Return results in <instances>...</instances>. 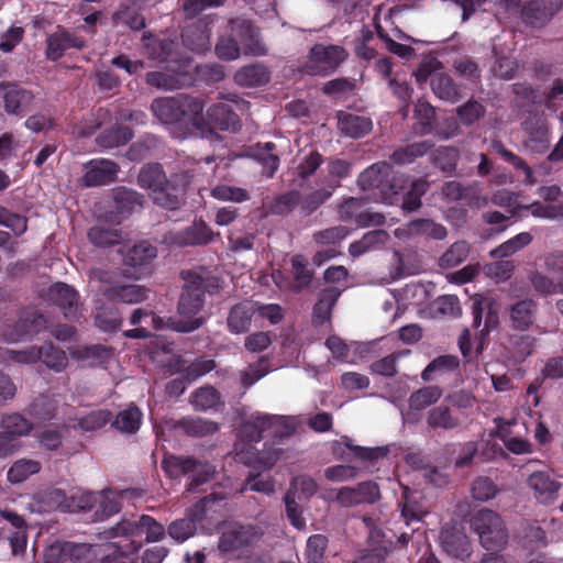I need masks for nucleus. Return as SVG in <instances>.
I'll return each mask as SVG.
<instances>
[{
	"label": "nucleus",
	"mask_w": 563,
	"mask_h": 563,
	"mask_svg": "<svg viewBox=\"0 0 563 563\" xmlns=\"http://www.w3.org/2000/svg\"><path fill=\"white\" fill-rule=\"evenodd\" d=\"M165 527L156 519L148 515H142L137 519H121L114 526L103 530L100 536L102 539H120L119 543L113 547L123 554L131 555L142 548V542L136 540L137 537L145 534V542L153 543L162 541L166 531Z\"/></svg>",
	"instance_id": "obj_1"
},
{
	"label": "nucleus",
	"mask_w": 563,
	"mask_h": 563,
	"mask_svg": "<svg viewBox=\"0 0 563 563\" xmlns=\"http://www.w3.org/2000/svg\"><path fill=\"white\" fill-rule=\"evenodd\" d=\"M188 183L186 173L177 174L173 180H168L158 163L144 165L137 175L139 186L150 190L154 202L168 210L180 207L183 191Z\"/></svg>",
	"instance_id": "obj_2"
},
{
	"label": "nucleus",
	"mask_w": 563,
	"mask_h": 563,
	"mask_svg": "<svg viewBox=\"0 0 563 563\" xmlns=\"http://www.w3.org/2000/svg\"><path fill=\"white\" fill-rule=\"evenodd\" d=\"M181 277L185 285L178 302V312L183 316L198 313L203 306L205 294H216L221 288L219 277L206 267L183 271Z\"/></svg>",
	"instance_id": "obj_3"
},
{
	"label": "nucleus",
	"mask_w": 563,
	"mask_h": 563,
	"mask_svg": "<svg viewBox=\"0 0 563 563\" xmlns=\"http://www.w3.org/2000/svg\"><path fill=\"white\" fill-rule=\"evenodd\" d=\"M349 57L347 51L334 44H314L301 66V71L309 76H328L333 74Z\"/></svg>",
	"instance_id": "obj_4"
},
{
	"label": "nucleus",
	"mask_w": 563,
	"mask_h": 563,
	"mask_svg": "<svg viewBox=\"0 0 563 563\" xmlns=\"http://www.w3.org/2000/svg\"><path fill=\"white\" fill-rule=\"evenodd\" d=\"M479 542L487 551H500L508 543V531L500 515L490 510H479L472 520Z\"/></svg>",
	"instance_id": "obj_5"
},
{
	"label": "nucleus",
	"mask_w": 563,
	"mask_h": 563,
	"mask_svg": "<svg viewBox=\"0 0 563 563\" xmlns=\"http://www.w3.org/2000/svg\"><path fill=\"white\" fill-rule=\"evenodd\" d=\"M263 537V530L256 525L240 522L224 523L221 528L218 549L222 553L239 554L255 545Z\"/></svg>",
	"instance_id": "obj_6"
},
{
	"label": "nucleus",
	"mask_w": 563,
	"mask_h": 563,
	"mask_svg": "<svg viewBox=\"0 0 563 563\" xmlns=\"http://www.w3.org/2000/svg\"><path fill=\"white\" fill-rule=\"evenodd\" d=\"M162 467L170 477L191 476L187 490L208 482L214 474V467L208 462H200L192 456L168 455L162 461Z\"/></svg>",
	"instance_id": "obj_7"
},
{
	"label": "nucleus",
	"mask_w": 563,
	"mask_h": 563,
	"mask_svg": "<svg viewBox=\"0 0 563 563\" xmlns=\"http://www.w3.org/2000/svg\"><path fill=\"white\" fill-rule=\"evenodd\" d=\"M501 4L508 12L519 13L521 21L534 29L547 25L559 11V5L553 0H501Z\"/></svg>",
	"instance_id": "obj_8"
},
{
	"label": "nucleus",
	"mask_w": 563,
	"mask_h": 563,
	"mask_svg": "<svg viewBox=\"0 0 563 563\" xmlns=\"http://www.w3.org/2000/svg\"><path fill=\"white\" fill-rule=\"evenodd\" d=\"M222 494H210L197 504H195L186 514V517L172 521L167 527L168 536L177 543H183L191 538L197 530V523L200 522L207 512L211 509V504L224 500Z\"/></svg>",
	"instance_id": "obj_9"
},
{
	"label": "nucleus",
	"mask_w": 563,
	"mask_h": 563,
	"mask_svg": "<svg viewBox=\"0 0 563 563\" xmlns=\"http://www.w3.org/2000/svg\"><path fill=\"white\" fill-rule=\"evenodd\" d=\"M91 277L108 285V287H104L101 291L110 300L135 305L148 298L150 290L146 287L137 284H120L115 273L93 269Z\"/></svg>",
	"instance_id": "obj_10"
},
{
	"label": "nucleus",
	"mask_w": 563,
	"mask_h": 563,
	"mask_svg": "<svg viewBox=\"0 0 563 563\" xmlns=\"http://www.w3.org/2000/svg\"><path fill=\"white\" fill-rule=\"evenodd\" d=\"M228 30L236 38L246 56H265L268 49L262 40L260 30L251 20L238 16L230 19Z\"/></svg>",
	"instance_id": "obj_11"
},
{
	"label": "nucleus",
	"mask_w": 563,
	"mask_h": 563,
	"mask_svg": "<svg viewBox=\"0 0 563 563\" xmlns=\"http://www.w3.org/2000/svg\"><path fill=\"white\" fill-rule=\"evenodd\" d=\"M525 139L523 148L531 154H544L548 152L551 137L550 129L545 119L541 117H530L522 123Z\"/></svg>",
	"instance_id": "obj_12"
},
{
	"label": "nucleus",
	"mask_w": 563,
	"mask_h": 563,
	"mask_svg": "<svg viewBox=\"0 0 563 563\" xmlns=\"http://www.w3.org/2000/svg\"><path fill=\"white\" fill-rule=\"evenodd\" d=\"M380 499L379 486L372 481L358 483L354 487L343 486L335 490L333 500L341 507H354L361 504H374Z\"/></svg>",
	"instance_id": "obj_13"
},
{
	"label": "nucleus",
	"mask_w": 563,
	"mask_h": 563,
	"mask_svg": "<svg viewBox=\"0 0 563 563\" xmlns=\"http://www.w3.org/2000/svg\"><path fill=\"white\" fill-rule=\"evenodd\" d=\"M393 167L386 162H378L362 172L357 178L363 190L379 189L384 196L396 194L391 184Z\"/></svg>",
	"instance_id": "obj_14"
},
{
	"label": "nucleus",
	"mask_w": 563,
	"mask_h": 563,
	"mask_svg": "<svg viewBox=\"0 0 563 563\" xmlns=\"http://www.w3.org/2000/svg\"><path fill=\"white\" fill-rule=\"evenodd\" d=\"M157 256V249L147 241H142L130 247L123 255L126 272L135 279H140L150 272V265Z\"/></svg>",
	"instance_id": "obj_15"
},
{
	"label": "nucleus",
	"mask_w": 563,
	"mask_h": 563,
	"mask_svg": "<svg viewBox=\"0 0 563 563\" xmlns=\"http://www.w3.org/2000/svg\"><path fill=\"white\" fill-rule=\"evenodd\" d=\"M81 183L86 187H99L117 180L120 166L107 158H96L84 165Z\"/></svg>",
	"instance_id": "obj_16"
},
{
	"label": "nucleus",
	"mask_w": 563,
	"mask_h": 563,
	"mask_svg": "<svg viewBox=\"0 0 563 563\" xmlns=\"http://www.w3.org/2000/svg\"><path fill=\"white\" fill-rule=\"evenodd\" d=\"M85 46L86 41L82 37L60 29L47 36L45 56L47 59L55 62L58 60L67 49H81Z\"/></svg>",
	"instance_id": "obj_17"
},
{
	"label": "nucleus",
	"mask_w": 563,
	"mask_h": 563,
	"mask_svg": "<svg viewBox=\"0 0 563 563\" xmlns=\"http://www.w3.org/2000/svg\"><path fill=\"white\" fill-rule=\"evenodd\" d=\"M47 297L63 310L65 318L74 320L79 317V297L71 286L56 283L49 287Z\"/></svg>",
	"instance_id": "obj_18"
},
{
	"label": "nucleus",
	"mask_w": 563,
	"mask_h": 563,
	"mask_svg": "<svg viewBox=\"0 0 563 563\" xmlns=\"http://www.w3.org/2000/svg\"><path fill=\"white\" fill-rule=\"evenodd\" d=\"M213 238V231L203 221L194 222L184 230L170 234V241L181 247L207 245Z\"/></svg>",
	"instance_id": "obj_19"
},
{
	"label": "nucleus",
	"mask_w": 563,
	"mask_h": 563,
	"mask_svg": "<svg viewBox=\"0 0 563 563\" xmlns=\"http://www.w3.org/2000/svg\"><path fill=\"white\" fill-rule=\"evenodd\" d=\"M527 485L533 490L537 500L544 505L552 504L559 496L561 483L554 481L548 472H533L527 479Z\"/></svg>",
	"instance_id": "obj_20"
},
{
	"label": "nucleus",
	"mask_w": 563,
	"mask_h": 563,
	"mask_svg": "<svg viewBox=\"0 0 563 563\" xmlns=\"http://www.w3.org/2000/svg\"><path fill=\"white\" fill-rule=\"evenodd\" d=\"M178 109V122H190L196 129L205 130L206 120L202 111L203 101L197 97L185 93L176 95Z\"/></svg>",
	"instance_id": "obj_21"
},
{
	"label": "nucleus",
	"mask_w": 563,
	"mask_h": 563,
	"mask_svg": "<svg viewBox=\"0 0 563 563\" xmlns=\"http://www.w3.org/2000/svg\"><path fill=\"white\" fill-rule=\"evenodd\" d=\"M343 289L331 286L319 291L316 303L312 308V323L321 327L331 320L332 310L336 305Z\"/></svg>",
	"instance_id": "obj_22"
},
{
	"label": "nucleus",
	"mask_w": 563,
	"mask_h": 563,
	"mask_svg": "<svg viewBox=\"0 0 563 563\" xmlns=\"http://www.w3.org/2000/svg\"><path fill=\"white\" fill-rule=\"evenodd\" d=\"M443 550L460 560H466L471 556V544L467 536L456 528H444L440 536Z\"/></svg>",
	"instance_id": "obj_23"
},
{
	"label": "nucleus",
	"mask_w": 563,
	"mask_h": 563,
	"mask_svg": "<svg viewBox=\"0 0 563 563\" xmlns=\"http://www.w3.org/2000/svg\"><path fill=\"white\" fill-rule=\"evenodd\" d=\"M249 156L263 167V174L272 178L279 167V154L273 142L257 143L249 148Z\"/></svg>",
	"instance_id": "obj_24"
},
{
	"label": "nucleus",
	"mask_w": 563,
	"mask_h": 563,
	"mask_svg": "<svg viewBox=\"0 0 563 563\" xmlns=\"http://www.w3.org/2000/svg\"><path fill=\"white\" fill-rule=\"evenodd\" d=\"M206 126L220 131H235L240 126V121L230 106L217 103L207 110Z\"/></svg>",
	"instance_id": "obj_25"
},
{
	"label": "nucleus",
	"mask_w": 563,
	"mask_h": 563,
	"mask_svg": "<svg viewBox=\"0 0 563 563\" xmlns=\"http://www.w3.org/2000/svg\"><path fill=\"white\" fill-rule=\"evenodd\" d=\"M538 303L533 299L525 298L509 307L510 325L515 330L526 331L534 322Z\"/></svg>",
	"instance_id": "obj_26"
},
{
	"label": "nucleus",
	"mask_w": 563,
	"mask_h": 563,
	"mask_svg": "<svg viewBox=\"0 0 563 563\" xmlns=\"http://www.w3.org/2000/svg\"><path fill=\"white\" fill-rule=\"evenodd\" d=\"M34 101V95L26 89L19 88L15 85L5 86L3 95V108L8 114L23 115L30 110Z\"/></svg>",
	"instance_id": "obj_27"
},
{
	"label": "nucleus",
	"mask_w": 563,
	"mask_h": 563,
	"mask_svg": "<svg viewBox=\"0 0 563 563\" xmlns=\"http://www.w3.org/2000/svg\"><path fill=\"white\" fill-rule=\"evenodd\" d=\"M45 327L46 320L44 316L37 312H30L25 318L16 322L11 333L2 335L7 342H16L38 334Z\"/></svg>",
	"instance_id": "obj_28"
},
{
	"label": "nucleus",
	"mask_w": 563,
	"mask_h": 563,
	"mask_svg": "<svg viewBox=\"0 0 563 563\" xmlns=\"http://www.w3.org/2000/svg\"><path fill=\"white\" fill-rule=\"evenodd\" d=\"M252 416L263 434L269 432L275 437H286L295 431V422L291 417L266 413H255Z\"/></svg>",
	"instance_id": "obj_29"
},
{
	"label": "nucleus",
	"mask_w": 563,
	"mask_h": 563,
	"mask_svg": "<svg viewBox=\"0 0 563 563\" xmlns=\"http://www.w3.org/2000/svg\"><path fill=\"white\" fill-rule=\"evenodd\" d=\"M207 22L199 20L198 22L185 27L181 34L184 44L191 51L205 53L210 49L211 31Z\"/></svg>",
	"instance_id": "obj_30"
},
{
	"label": "nucleus",
	"mask_w": 563,
	"mask_h": 563,
	"mask_svg": "<svg viewBox=\"0 0 563 563\" xmlns=\"http://www.w3.org/2000/svg\"><path fill=\"white\" fill-rule=\"evenodd\" d=\"M172 428L195 438L211 435L219 431V424L216 421L191 416L175 421Z\"/></svg>",
	"instance_id": "obj_31"
},
{
	"label": "nucleus",
	"mask_w": 563,
	"mask_h": 563,
	"mask_svg": "<svg viewBox=\"0 0 563 563\" xmlns=\"http://www.w3.org/2000/svg\"><path fill=\"white\" fill-rule=\"evenodd\" d=\"M62 396L59 394L43 393L40 394L32 402L27 406L26 412L42 421L51 420L56 416L58 407L62 402Z\"/></svg>",
	"instance_id": "obj_32"
},
{
	"label": "nucleus",
	"mask_w": 563,
	"mask_h": 563,
	"mask_svg": "<svg viewBox=\"0 0 563 563\" xmlns=\"http://www.w3.org/2000/svg\"><path fill=\"white\" fill-rule=\"evenodd\" d=\"M389 241V234L385 230H373L366 232L362 239L355 241L349 246V254L357 258L368 252L383 249Z\"/></svg>",
	"instance_id": "obj_33"
},
{
	"label": "nucleus",
	"mask_w": 563,
	"mask_h": 563,
	"mask_svg": "<svg viewBox=\"0 0 563 563\" xmlns=\"http://www.w3.org/2000/svg\"><path fill=\"white\" fill-rule=\"evenodd\" d=\"M233 79L241 87H258L269 81L271 71L264 64L253 63L238 69Z\"/></svg>",
	"instance_id": "obj_34"
},
{
	"label": "nucleus",
	"mask_w": 563,
	"mask_h": 563,
	"mask_svg": "<svg viewBox=\"0 0 563 563\" xmlns=\"http://www.w3.org/2000/svg\"><path fill=\"white\" fill-rule=\"evenodd\" d=\"M255 311L256 305L250 301L233 306L227 319L230 332L241 334L249 331Z\"/></svg>",
	"instance_id": "obj_35"
},
{
	"label": "nucleus",
	"mask_w": 563,
	"mask_h": 563,
	"mask_svg": "<svg viewBox=\"0 0 563 563\" xmlns=\"http://www.w3.org/2000/svg\"><path fill=\"white\" fill-rule=\"evenodd\" d=\"M0 427L14 443L16 439L29 435L33 430V423L20 412L3 413Z\"/></svg>",
	"instance_id": "obj_36"
},
{
	"label": "nucleus",
	"mask_w": 563,
	"mask_h": 563,
	"mask_svg": "<svg viewBox=\"0 0 563 563\" xmlns=\"http://www.w3.org/2000/svg\"><path fill=\"white\" fill-rule=\"evenodd\" d=\"M111 19L115 26L123 25L132 31H141L146 25L144 15L134 3L121 4Z\"/></svg>",
	"instance_id": "obj_37"
},
{
	"label": "nucleus",
	"mask_w": 563,
	"mask_h": 563,
	"mask_svg": "<svg viewBox=\"0 0 563 563\" xmlns=\"http://www.w3.org/2000/svg\"><path fill=\"white\" fill-rule=\"evenodd\" d=\"M434 146L430 140H422L400 146L390 155V159L398 165H407L413 163L417 158L428 154Z\"/></svg>",
	"instance_id": "obj_38"
},
{
	"label": "nucleus",
	"mask_w": 563,
	"mask_h": 563,
	"mask_svg": "<svg viewBox=\"0 0 563 563\" xmlns=\"http://www.w3.org/2000/svg\"><path fill=\"white\" fill-rule=\"evenodd\" d=\"M300 192L298 190L284 192L263 203V214L265 217L289 214L298 206Z\"/></svg>",
	"instance_id": "obj_39"
},
{
	"label": "nucleus",
	"mask_w": 563,
	"mask_h": 563,
	"mask_svg": "<svg viewBox=\"0 0 563 563\" xmlns=\"http://www.w3.org/2000/svg\"><path fill=\"white\" fill-rule=\"evenodd\" d=\"M292 282L286 283L289 289L296 294L309 287L313 279V271L308 268V261L302 255H295L291 258Z\"/></svg>",
	"instance_id": "obj_40"
},
{
	"label": "nucleus",
	"mask_w": 563,
	"mask_h": 563,
	"mask_svg": "<svg viewBox=\"0 0 563 563\" xmlns=\"http://www.w3.org/2000/svg\"><path fill=\"white\" fill-rule=\"evenodd\" d=\"M37 352L38 361H42L47 368L56 373L65 371L69 364L65 351L55 346L52 342L37 346Z\"/></svg>",
	"instance_id": "obj_41"
},
{
	"label": "nucleus",
	"mask_w": 563,
	"mask_h": 563,
	"mask_svg": "<svg viewBox=\"0 0 563 563\" xmlns=\"http://www.w3.org/2000/svg\"><path fill=\"white\" fill-rule=\"evenodd\" d=\"M433 93L441 100L455 103L460 100V89L448 74H434L430 81Z\"/></svg>",
	"instance_id": "obj_42"
},
{
	"label": "nucleus",
	"mask_w": 563,
	"mask_h": 563,
	"mask_svg": "<svg viewBox=\"0 0 563 563\" xmlns=\"http://www.w3.org/2000/svg\"><path fill=\"white\" fill-rule=\"evenodd\" d=\"M536 345V338L526 333L510 334L507 339L506 349L515 362H522L532 354Z\"/></svg>",
	"instance_id": "obj_43"
},
{
	"label": "nucleus",
	"mask_w": 563,
	"mask_h": 563,
	"mask_svg": "<svg viewBox=\"0 0 563 563\" xmlns=\"http://www.w3.org/2000/svg\"><path fill=\"white\" fill-rule=\"evenodd\" d=\"M339 129L349 137L358 139L372 130V121L368 118L344 113L339 117Z\"/></svg>",
	"instance_id": "obj_44"
},
{
	"label": "nucleus",
	"mask_w": 563,
	"mask_h": 563,
	"mask_svg": "<svg viewBox=\"0 0 563 563\" xmlns=\"http://www.w3.org/2000/svg\"><path fill=\"white\" fill-rule=\"evenodd\" d=\"M132 137L133 132L130 128L124 125H114L102 131L96 141L100 147L110 150L125 145Z\"/></svg>",
	"instance_id": "obj_45"
},
{
	"label": "nucleus",
	"mask_w": 563,
	"mask_h": 563,
	"mask_svg": "<svg viewBox=\"0 0 563 563\" xmlns=\"http://www.w3.org/2000/svg\"><path fill=\"white\" fill-rule=\"evenodd\" d=\"M124 238L123 231L117 228L95 225L88 231L89 241L98 247H109L119 244Z\"/></svg>",
	"instance_id": "obj_46"
},
{
	"label": "nucleus",
	"mask_w": 563,
	"mask_h": 563,
	"mask_svg": "<svg viewBox=\"0 0 563 563\" xmlns=\"http://www.w3.org/2000/svg\"><path fill=\"white\" fill-rule=\"evenodd\" d=\"M442 388L435 385L426 386L413 391L409 397V408L413 411L423 409L437 404L442 397Z\"/></svg>",
	"instance_id": "obj_47"
},
{
	"label": "nucleus",
	"mask_w": 563,
	"mask_h": 563,
	"mask_svg": "<svg viewBox=\"0 0 563 563\" xmlns=\"http://www.w3.org/2000/svg\"><path fill=\"white\" fill-rule=\"evenodd\" d=\"M177 98L162 97L153 100L151 111L164 124L178 123Z\"/></svg>",
	"instance_id": "obj_48"
},
{
	"label": "nucleus",
	"mask_w": 563,
	"mask_h": 563,
	"mask_svg": "<svg viewBox=\"0 0 563 563\" xmlns=\"http://www.w3.org/2000/svg\"><path fill=\"white\" fill-rule=\"evenodd\" d=\"M427 423L432 429L453 430L460 427L461 420L452 415L448 406H437L427 416Z\"/></svg>",
	"instance_id": "obj_49"
},
{
	"label": "nucleus",
	"mask_w": 563,
	"mask_h": 563,
	"mask_svg": "<svg viewBox=\"0 0 563 563\" xmlns=\"http://www.w3.org/2000/svg\"><path fill=\"white\" fill-rule=\"evenodd\" d=\"M141 421L142 412L136 406L131 405L118 412L112 421V427L122 433L133 434L140 429Z\"/></svg>",
	"instance_id": "obj_50"
},
{
	"label": "nucleus",
	"mask_w": 563,
	"mask_h": 563,
	"mask_svg": "<svg viewBox=\"0 0 563 563\" xmlns=\"http://www.w3.org/2000/svg\"><path fill=\"white\" fill-rule=\"evenodd\" d=\"M430 159L441 172L452 174L460 159V151L455 146H440L431 153Z\"/></svg>",
	"instance_id": "obj_51"
},
{
	"label": "nucleus",
	"mask_w": 563,
	"mask_h": 563,
	"mask_svg": "<svg viewBox=\"0 0 563 563\" xmlns=\"http://www.w3.org/2000/svg\"><path fill=\"white\" fill-rule=\"evenodd\" d=\"M407 231L410 235H426L434 240H444L448 236L446 228L430 219L410 221L407 224Z\"/></svg>",
	"instance_id": "obj_52"
},
{
	"label": "nucleus",
	"mask_w": 563,
	"mask_h": 563,
	"mask_svg": "<svg viewBox=\"0 0 563 563\" xmlns=\"http://www.w3.org/2000/svg\"><path fill=\"white\" fill-rule=\"evenodd\" d=\"M35 498L44 511L55 509L68 510L71 507L65 492L59 488H48L40 492Z\"/></svg>",
	"instance_id": "obj_53"
},
{
	"label": "nucleus",
	"mask_w": 563,
	"mask_h": 563,
	"mask_svg": "<svg viewBox=\"0 0 563 563\" xmlns=\"http://www.w3.org/2000/svg\"><path fill=\"white\" fill-rule=\"evenodd\" d=\"M460 361L455 355H441L432 360L421 373L424 382L433 379L434 374H448L459 368Z\"/></svg>",
	"instance_id": "obj_54"
},
{
	"label": "nucleus",
	"mask_w": 563,
	"mask_h": 563,
	"mask_svg": "<svg viewBox=\"0 0 563 563\" xmlns=\"http://www.w3.org/2000/svg\"><path fill=\"white\" fill-rule=\"evenodd\" d=\"M190 404L198 411H207L221 404V395L212 386L200 387L191 394Z\"/></svg>",
	"instance_id": "obj_55"
},
{
	"label": "nucleus",
	"mask_w": 563,
	"mask_h": 563,
	"mask_svg": "<svg viewBox=\"0 0 563 563\" xmlns=\"http://www.w3.org/2000/svg\"><path fill=\"white\" fill-rule=\"evenodd\" d=\"M413 118L416 123L413 130L418 135H426L432 131L435 111L428 102L419 100L415 106Z\"/></svg>",
	"instance_id": "obj_56"
},
{
	"label": "nucleus",
	"mask_w": 563,
	"mask_h": 563,
	"mask_svg": "<svg viewBox=\"0 0 563 563\" xmlns=\"http://www.w3.org/2000/svg\"><path fill=\"white\" fill-rule=\"evenodd\" d=\"M493 148L503 157L504 161L511 164L516 169L522 170L525 174L523 183L532 186L537 183L531 167L520 156L507 150L501 142H495Z\"/></svg>",
	"instance_id": "obj_57"
},
{
	"label": "nucleus",
	"mask_w": 563,
	"mask_h": 563,
	"mask_svg": "<svg viewBox=\"0 0 563 563\" xmlns=\"http://www.w3.org/2000/svg\"><path fill=\"white\" fill-rule=\"evenodd\" d=\"M41 471V463L35 460L21 459L13 463L8 471V479L12 484H20L26 481L31 475Z\"/></svg>",
	"instance_id": "obj_58"
},
{
	"label": "nucleus",
	"mask_w": 563,
	"mask_h": 563,
	"mask_svg": "<svg viewBox=\"0 0 563 563\" xmlns=\"http://www.w3.org/2000/svg\"><path fill=\"white\" fill-rule=\"evenodd\" d=\"M113 199L117 210L121 213H130L136 207H142L143 203L142 195L133 189H128L125 187H119L114 189Z\"/></svg>",
	"instance_id": "obj_59"
},
{
	"label": "nucleus",
	"mask_w": 563,
	"mask_h": 563,
	"mask_svg": "<svg viewBox=\"0 0 563 563\" xmlns=\"http://www.w3.org/2000/svg\"><path fill=\"white\" fill-rule=\"evenodd\" d=\"M532 242V235L529 232H521L516 236L509 239L505 243L490 252L493 258H503L511 256L518 251L522 250Z\"/></svg>",
	"instance_id": "obj_60"
},
{
	"label": "nucleus",
	"mask_w": 563,
	"mask_h": 563,
	"mask_svg": "<svg viewBox=\"0 0 563 563\" xmlns=\"http://www.w3.org/2000/svg\"><path fill=\"white\" fill-rule=\"evenodd\" d=\"M38 361L37 346L32 345L24 350H0V364L8 365L12 362L18 364H34Z\"/></svg>",
	"instance_id": "obj_61"
},
{
	"label": "nucleus",
	"mask_w": 563,
	"mask_h": 563,
	"mask_svg": "<svg viewBox=\"0 0 563 563\" xmlns=\"http://www.w3.org/2000/svg\"><path fill=\"white\" fill-rule=\"evenodd\" d=\"M345 445L353 451L356 459L366 464V467L375 466L389 452L387 446L364 448L351 444L350 440L345 441Z\"/></svg>",
	"instance_id": "obj_62"
},
{
	"label": "nucleus",
	"mask_w": 563,
	"mask_h": 563,
	"mask_svg": "<svg viewBox=\"0 0 563 563\" xmlns=\"http://www.w3.org/2000/svg\"><path fill=\"white\" fill-rule=\"evenodd\" d=\"M269 372L268 358L262 356L258 361L250 364L245 369L240 372L241 384L244 388H250Z\"/></svg>",
	"instance_id": "obj_63"
},
{
	"label": "nucleus",
	"mask_w": 563,
	"mask_h": 563,
	"mask_svg": "<svg viewBox=\"0 0 563 563\" xmlns=\"http://www.w3.org/2000/svg\"><path fill=\"white\" fill-rule=\"evenodd\" d=\"M470 253V246L465 241H457L453 243L450 249L439 260V265L442 268H451L457 266L466 260Z\"/></svg>",
	"instance_id": "obj_64"
}]
</instances>
